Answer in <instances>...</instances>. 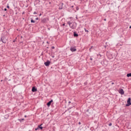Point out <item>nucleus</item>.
<instances>
[{
    "label": "nucleus",
    "instance_id": "f257e3e1",
    "mask_svg": "<svg viewBox=\"0 0 131 131\" xmlns=\"http://www.w3.org/2000/svg\"><path fill=\"white\" fill-rule=\"evenodd\" d=\"M67 24H68L72 29H75L76 28V23L68 21Z\"/></svg>",
    "mask_w": 131,
    "mask_h": 131
},
{
    "label": "nucleus",
    "instance_id": "f03ea898",
    "mask_svg": "<svg viewBox=\"0 0 131 131\" xmlns=\"http://www.w3.org/2000/svg\"><path fill=\"white\" fill-rule=\"evenodd\" d=\"M49 21V18H45L41 19L42 23H47Z\"/></svg>",
    "mask_w": 131,
    "mask_h": 131
},
{
    "label": "nucleus",
    "instance_id": "7ed1b4c3",
    "mask_svg": "<svg viewBox=\"0 0 131 131\" xmlns=\"http://www.w3.org/2000/svg\"><path fill=\"white\" fill-rule=\"evenodd\" d=\"M127 102V104H126V106L127 107L128 106H130V105H131L130 98H129L128 99Z\"/></svg>",
    "mask_w": 131,
    "mask_h": 131
},
{
    "label": "nucleus",
    "instance_id": "20e7f679",
    "mask_svg": "<svg viewBox=\"0 0 131 131\" xmlns=\"http://www.w3.org/2000/svg\"><path fill=\"white\" fill-rule=\"evenodd\" d=\"M50 64H51V61H50V60H48L45 62V66H50Z\"/></svg>",
    "mask_w": 131,
    "mask_h": 131
},
{
    "label": "nucleus",
    "instance_id": "39448f33",
    "mask_svg": "<svg viewBox=\"0 0 131 131\" xmlns=\"http://www.w3.org/2000/svg\"><path fill=\"white\" fill-rule=\"evenodd\" d=\"M1 40L4 43H6L7 42V39L5 38V37H2L1 38Z\"/></svg>",
    "mask_w": 131,
    "mask_h": 131
},
{
    "label": "nucleus",
    "instance_id": "423d86ee",
    "mask_svg": "<svg viewBox=\"0 0 131 131\" xmlns=\"http://www.w3.org/2000/svg\"><path fill=\"white\" fill-rule=\"evenodd\" d=\"M119 93L121 95H124V91H123V89L120 90Z\"/></svg>",
    "mask_w": 131,
    "mask_h": 131
},
{
    "label": "nucleus",
    "instance_id": "0eeeda50",
    "mask_svg": "<svg viewBox=\"0 0 131 131\" xmlns=\"http://www.w3.org/2000/svg\"><path fill=\"white\" fill-rule=\"evenodd\" d=\"M52 103H53V100H50L49 102H48L47 103V106L48 107H50V106H51V104H52Z\"/></svg>",
    "mask_w": 131,
    "mask_h": 131
},
{
    "label": "nucleus",
    "instance_id": "6e6552de",
    "mask_svg": "<svg viewBox=\"0 0 131 131\" xmlns=\"http://www.w3.org/2000/svg\"><path fill=\"white\" fill-rule=\"evenodd\" d=\"M37 89L35 87H33L32 88V92H37Z\"/></svg>",
    "mask_w": 131,
    "mask_h": 131
},
{
    "label": "nucleus",
    "instance_id": "1a4fd4ad",
    "mask_svg": "<svg viewBox=\"0 0 131 131\" xmlns=\"http://www.w3.org/2000/svg\"><path fill=\"white\" fill-rule=\"evenodd\" d=\"M70 50L71 51V52H76V49L74 48H72L70 49Z\"/></svg>",
    "mask_w": 131,
    "mask_h": 131
},
{
    "label": "nucleus",
    "instance_id": "9d476101",
    "mask_svg": "<svg viewBox=\"0 0 131 131\" xmlns=\"http://www.w3.org/2000/svg\"><path fill=\"white\" fill-rule=\"evenodd\" d=\"M74 36L75 37H77V36H78V34L76 33V32H74Z\"/></svg>",
    "mask_w": 131,
    "mask_h": 131
},
{
    "label": "nucleus",
    "instance_id": "9b49d317",
    "mask_svg": "<svg viewBox=\"0 0 131 131\" xmlns=\"http://www.w3.org/2000/svg\"><path fill=\"white\" fill-rule=\"evenodd\" d=\"M127 77H131V73L127 74Z\"/></svg>",
    "mask_w": 131,
    "mask_h": 131
},
{
    "label": "nucleus",
    "instance_id": "f8f14e48",
    "mask_svg": "<svg viewBox=\"0 0 131 131\" xmlns=\"http://www.w3.org/2000/svg\"><path fill=\"white\" fill-rule=\"evenodd\" d=\"M41 125H42V124L38 126L39 128H40V129H42V127Z\"/></svg>",
    "mask_w": 131,
    "mask_h": 131
},
{
    "label": "nucleus",
    "instance_id": "ddd939ff",
    "mask_svg": "<svg viewBox=\"0 0 131 131\" xmlns=\"http://www.w3.org/2000/svg\"><path fill=\"white\" fill-rule=\"evenodd\" d=\"M31 23H35V21L33 20V19H31Z\"/></svg>",
    "mask_w": 131,
    "mask_h": 131
},
{
    "label": "nucleus",
    "instance_id": "4468645a",
    "mask_svg": "<svg viewBox=\"0 0 131 131\" xmlns=\"http://www.w3.org/2000/svg\"><path fill=\"white\" fill-rule=\"evenodd\" d=\"M109 126H111V125H112V123H110L109 124H108Z\"/></svg>",
    "mask_w": 131,
    "mask_h": 131
},
{
    "label": "nucleus",
    "instance_id": "2eb2a0df",
    "mask_svg": "<svg viewBox=\"0 0 131 131\" xmlns=\"http://www.w3.org/2000/svg\"><path fill=\"white\" fill-rule=\"evenodd\" d=\"M85 32H89L88 30H86V29H84Z\"/></svg>",
    "mask_w": 131,
    "mask_h": 131
},
{
    "label": "nucleus",
    "instance_id": "dca6fc26",
    "mask_svg": "<svg viewBox=\"0 0 131 131\" xmlns=\"http://www.w3.org/2000/svg\"><path fill=\"white\" fill-rule=\"evenodd\" d=\"M7 8L8 9H10V6H9V5H8V6H7Z\"/></svg>",
    "mask_w": 131,
    "mask_h": 131
},
{
    "label": "nucleus",
    "instance_id": "f3484780",
    "mask_svg": "<svg viewBox=\"0 0 131 131\" xmlns=\"http://www.w3.org/2000/svg\"><path fill=\"white\" fill-rule=\"evenodd\" d=\"M33 14H34V15H35V14H37V13H36V12H34V13H33Z\"/></svg>",
    "mask_w": 131,
    "mask_h": 131
},
{
    "label": "nucleus",
    "instance_id": "a211bd4d",
    "mask_svg": "<svg viewBox=\"0 0 131 131\" xmlns=\"http://www.w3.org/2000/svg\"><path fill=\"white\" fill-rule=\"evenodd\" d=\"M35 20H38V17L36 18Z\"/></svg>",
    "mask_w": 131,
    "mask_h": 131
},
{
    "label": "nucleus",
    "instance_id": "6ab92c4d",
    "mask_svg": "<svg viewBox=\"0 0 131 131\" xmlns=\"http://www.w3.org/2000/svg\"><path fill=\"white\" fill-rule=\"evenodd\" d=\"M76 10L78 11V10H79V8H78V7H77L76 8Z\"/></svg>",
    "mask_w": 131,
    "mask_h": 131
},
{
    "label": "nucleus",
    "instance_id": "aec40b11",
    "mask_svg": "<svg viewBox=\"0 0 131 131\" xmlns=\"http://www.w3.org/2000/svg\"><path fill=\"white\" fill-rule=\"evenodd\" d=\"M52 49H55V47H52Z\"/></svg>",
    "mask_w": 131,
    "mask_h": 131
},
{
    "label": "nucleus",
    "instance_id": "412c9836",
    "mask_svg": "<svg viewBox=\"0 0 131 131\" xmlns=\"http://www.w3.org/2000/svg\"><path fill=\"white\" fill-rule=\"evenodd\" d=\"M4 11H7V8H5Z\"/></svg>",
    "mask_w": 131,
    "mask_h": 131
},
{
    "label": "nucleus",
    "instance_id": "4be33fe9",
    "mask_svg": "<svg viewBox=\"0 0 131 131\" xmlns=\"http://www.w3.org/2000/svg\"><path fill=\"white\" fill-rule=\"evenodd\" d=\"M62 26H65V24H63Z\"/></svg>",
    "mask_w": 131,
    "mask_h": 131
},
{
    "label": "nucleus",
    "instance_id": "5701e85b",
    "mask_svg": "<svg viewBox=\"0 0 131 131\" xmlns=\"http://www.w3.org/2000/svg\"><path fill=\"white\" fill-rule=\"evenodd\" d=\"M90 60H91V61H92V60H93V58H90Z\"/></svg>",
    "mask_w": 131,
    "mask_h": 131
},
{
    "label": "nucleus",
    "instance_id": "b1692460",
    "mask_svg": "<svg viewBox=\"0 0 131 131\" xmlns=\"http://www.w3.org/2000/svg\"><path fill=\"white\" fill-rule=\"evenodd\" d=\"M93 48V47H91V48L90 49V51H91V49Z\"/></svg>",
    "mask_w": 131,
    "mask_h": 131
},
{
    "label": "nucleus",
    "instance_id": "393cba45",
    "mask_svg": "<svg viewBox=\"0 0 131 131\" xmlns=\"http://www.w3.org/2000/svg\"><path fill=\"white\" fill-rule=\"evenodd\" d=\"M41 13H40L39 16H41Z\"/></svg>",
    "mask_w": 131,
    "mask_h": 131
},
{
    "label": "nucleus",
    "instance_id": "a878e982",
    "mask_svg": "<svg viewBox=\"0 0 131 131\" xmlns=\"http://www.w3.org/2000/svg\"><path fill=\"white\" fill-rule=\"evenodd\" d=\"M79 124H81V123H80V122H79Z\"/></svg>",
    "mask_w": 131,
    "mask_h": 131
},
{
    "label": "nucleus",
    "instance_id": "bb28decb",
    "mask_svg": "<svg viewBox=\"0 0 131 131\" xmlns=\"http://www.w3.org/2000/svg\"><path fill=\"white\" fill-rule=\"evenodd\" d=\"M112 84H114V82H112Z\"/></svg>",
    "mask_w": 131,
    "mask_h": 131
},
{
    "label": "nucleus",
    "instance_id": "cd10ccee",
    "mask_svg": "<svg viewBox=\"0 0 131 131\" xmlns=\"http://www.w3.org/2000/svg\"><path fill=\"white\" fill-rule=\"evenodd\" d=\"M60 10H62V8H59Z\"/></svg>",
    "mask_w": 131,
    "mask_h": 131
},
{
    "label": "nucleus",
    "instance_id": "c85d7f7f",
    "mask_svg": "<svg viewBox=\"0 0 131 131\" xmlns=\"http://www.w3.org/2000/svg\"><path fill=\"white\" fill-rule=\"evenodd\" d=\"M104 21H106V18L104 19Z\"/></svg>",
    "mask_w": 131,
    "mask_h": 131
},
{
    "label": "nucleus",
    "instance_id": "c756f323",
    "mask_svg": "<svg viewBox=\"0 0 131 131\" xmlns=\"http://www.w3.org/2000/svg\"><path fill=\"white\" fill-rule=\"evenodd\" d=\"M70 103H71V101H69V103L70 104Z\"/></svg>",
    "mask_w": 131,
    "mask_h": 131
},
{
    "label": "nucleus",
    "instance_id": "7c9ffc66",
    "mask_svg": "<svg viewBox=\"0 0 131 131\" xmlns=\"http://www.w3.org/2000/svg\"><path fill=\"white\" fill-rule=\"evenodd\" d=\"M25 117H27V115H25Z\"/></svg>",
    "mask_w": 131,
    "mask_h": 131
},
{
    "label": "nucleus",
    "instance_id": "2f4dec72",
    "mask_svg": "<svg viewBox=\"0 0 131 131\" xmlns=\"http://www.w3.org/2000/svg\"><path fill=\"white\" fill-rule=\"evenodd\" d=\"M35 130H37V128H36V129H35Z\"/></svg>",
    "mask_w": 131,
    "mask_h": 131
},
{
    "label": "nucleus",
    "instance_id": "473e14b6",
    "mask_svg": "<svg viewBox=\"0 0 131 131\" xmlns=\"http://www.w3.org/2000/svg\"><path fill=\"white\" fill-rule=\"evenodd\" d=\"M129 28H130V29H131V26L129 27Z\"/></svg>",
    "mask_w": 131,
    "mask_h": 131
},
{
    "label": "nucleus",
    "instance_id": "72a5a7b5",
    "mask_svg": "<svg viewBox=\"0 0 131 131\" xmlns=\"http://www.w3.org/2000/svg\"><path fill=\"white\" fill-rule=\"evenodd\" d=\"M13 42H15V40H13Z\"/></svg>",
    "mask_w": 131,
    "mask_h": 131
},
{
    "label": "nucleus",
    "instance_id": "f704fd0d",
    "mask_svg": "<svg viewBox=\"0 0 131 131\" xmlns=\"http://www.w3.org/2000/svg\"><path fill=\"white\" fill-rule=\"evenodd\" d=\"M22 120H24V119H22Z\"/></svg>",
    "mask_w": 131,
    "mask_h": 131
},
{
    "label": "nucleus",
    "instance_id": "c9c22d12",
    "mask_svg": "<svg viewBox=\"0 0 131 131\" xmlns=\"http://www.w3.org/2000/svg\"><path fill=\"white\" fill-rule=\"evenodd\" d=\"M23 14H24V12H23Z\"/></svg>",
    "mask_w": 131,
    "mask_h": 131
}]
</instances>
